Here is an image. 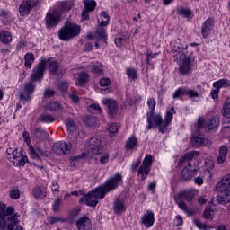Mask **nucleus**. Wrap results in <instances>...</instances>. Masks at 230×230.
<instances>
[{
    "label": "nucleus",
    "mask_w": 230,
    "mask_h": 230,
    "mask_svg": "<svg viewBox=\"0 0 230 230\" xmlns=\"http://www.w3.org/2000/svg\"><path fill=\"white\" fill-rule=\"evenodd\" d=\"M21 157V154H16V155H13L12 156V163H13V166H19V159Z\"/></svg>",
    "instance_id": "obj_58"
},
{
    "label": "nucleus",
    "mask_w": 230,
    "mask_h": 230,
    "mask_svg": "<svg viewBox=\"0 0 230 230\" xmlns=\"http://www.w3.org/2000/svg\"><path fill=\"white\" fill-rule=\"evenodd\" d=\"M217 204H229L230 202V174L226 175L216 185Z\"/></svg>",
    "instance_id": "obj_5"
},
{
    "label": "nucleus",
    "mask_w": 230,
    "mask_h": 230,
    "mask_svg": "<svg viewBox=\"0 0 230 230\" xmlns=\"http://www.w3.org/2000/svg\"><path fill=\"white\" fill-rule=\"evenodd\" d=\"M153 159L152 155H146L143 160L142 166L138 168L137 175L142 176V181H145L146 175L150 173V166H152Z\"/></svg>",
    "instance_id": "obj_12"
},
{
    "label": "nucleus",
    "mask_w": 230,
    "mask_h": 230,
    "mask_svg": "<svg viewBox=\"0 0 230 230\" xmlns=\"http://www.w3.org/2000/svg\"><path fill=\"white\" fill-rule=\"evenodd\" d=\"M100 85L101 87H109V85H111V79L105 77V78H102L100 80Z\"/></svg>",
    "instance_id": "obj_57"
},
{
    "label": "nucleus",
    "mask_w": 230,
    "mask_h": 230,
    "mask_svg": "<svg viewBox=\"0 0 230 230\" xmlns=\"http://www.w3.org/2000/svg\"><path fill=\"white\" fill-rule=\"evenodd\" d=\"M26 163H28V156H26L24 155H20L18 166H24V164H26Z\"/></svg>",
    "instance_id": "obj_56"
},
{
    "label": "nucleus",
    "mask_w": 230,
    "mask_h": 230,
    "mask_svg": "<svg viewBox=\"0 0 230 230\" xmlns=\"http://www.w3.org/2000/svg\"><path fill=\"white\" fill-rule=\"evenodd\" d=\"M35 199H42L46 197V189L42 187H36L34 189Z\"/></svg>",
    "instance_id": "obj_38"
},
{
    "label": "nucleus",
    "mask_w": 230,
    "mask_h": 230,
    "mask_svg": "<svg viewBox=\"0 0 230 230\" xmlns=\"http://www.w3.org/2000/svg\"><path fill=\"white\" fill-rule=\"evenodd\" d=\"M211 145H213V141L211 140V138L203 137L202 139L203 146H211Z\"/></svg>",
    "instance_id": "obj_63"
},
{
    "label": "nucleus",
    "mask_w": 230,
    "mask_h": 230,
    "mask_svg": "<svg viewBox=\"0 0 230 230\" xmlns=\"http://www.w3.org/2000/svg\"><path fill=\"white\" fill-rule=\"evenodd\" d=\"M215 28V18H208L203 23L202 37L208 39L211 35V31Z\"/></svg>",
    "instance_id": "obj_19"
},
{
    "label": "nucleus",
    "mask_w": 230,
    "mask_h": 230,
    "mask_svg": "<svg viewBox=\"0 0 230 230\" xmlns=\"http://www.w3.org/2000/svg\"><path fill=\"white\" fill-rule=\"evenodd\" d=\"M155 222V217H154V212L152 210H147L141 217V224L145 227H152Z\"/></svg>",
    "instance_id": "obj_20"
},
{
    "label": "nucleus",
    "mask_w": 230,
    "mask_h": 230,
    "mask_svg": "<svg viewBox=\"0 0 230 230\" xmlns=\"http://www.w3.org/2000/svg\"><path fill=\"white\" fill-rule=\"evenodd\" d=\"M0 40L3 44H10L12 42V33L8 31H0Z\"/></svg>",
    "instance_id": "obj_32"
},
{
    "label": "nucleus",
    "mask_w": 230,
    "mask_h": 230,
    "mask_svg": "<svg viewBox=\"0 0 230 230\" xmlns=\"http://www.w3.org/2000/svg\"><path fill=\"white\" fill-rule=\"evenodd\" d=\"M126 73L130 80H136L137 78V71L134 68H127Z\"/></svg>",
    "instance_id": "obj_45"
},
{
    "label": "nucleus",
    "mask_w": 230,
    "mask_h": 230,
    "mask_svg": "<svg viewBox=\"0 0 230 230\" xmlns=\"http://www.w3.org/2000/svg\"><path fill=\"white\" fill-rule=\"evenodd\" d=\"M127 211V205H125V199L117 198L113 202V213L115 215H123Z\"/></svg>",
    "instance_id": "obj_17"
},
{
    "label": "nucleus",
    "mask_w": 230,
    "mask_h": 230,
    "mask_svg": "<svg viewBox=\"0 0 230 230\" xmlns=\"http://www.w3.org/2000/svg\"><path fill=\"white\" fill-rule=\"evenodd\" d=\"M31 134L36 139H48V137H49V133L46 132L41 128H35Z\"/></svg>",
    "instance_id": "obj_26"
},
{
    "label": "nucleus",
    "mask_w": 230,
    "mask_h": 230,
    "mask_svg": "<svg viewBox=\"0 0 230 230\" xmlns=\"http://www.w3.org/2000/svg\"><path fill=\"white\" fill-rule=\"evenodd\" d=\"M66 128L69 132H75L76 130V123L73 119H68L66 121Z\"/></svg>",
    "instance_id": "obj_48"
},
{
    "label": "nucleus",
    "mask_w": 230,
    "mask_h": 230,
    "mask_svg": "<svg viewBox=\"0 0 230 230\" xmlns=\"http://www.w3.org/2000/svg\"><path fill=\"white\" fill-rule=\"evenodd\" d=\"M102 102L108 109V114L111 118H114L118 112V103L113 99H103Z\"/></svg>",
    "instance_id": "obj_16"
},
{
    "label": "nucleus",
    "mask_w": 230,
    "mask_h": 230,
    "mask_svg": "<svg viewBox=\"0 0 230 230\" xmlns=\"http://www.w3.org/2000/svg\"><path fill=\"white\" fill-rule=\"evenodd\" d=\"M121 184H123V178L121 174L118 173L108 179L104 184L100 185L95 190L81 198L79 202H84L86 206L95 208L98 204V199H103L107 193L112 191V190H116V188H118V186H121Z\"/></svg>",
    "instance_id": "obj_1"
},
{
    "label": "nucleus",
    "mask_w": 230,
    "mask_h": 230,
    "mask_svg": "<svg viewBox=\"0 0 230 230\" xmlns=\"http://www.w3.org/2000/svg\"><path fill=\"white\" fill-rule=\"evenodd\" d=\"M127 38H125V36H123V34H119L116 38H115V44L116 46H118V48H121V46H123V41L126 40Z\"/></svg>",
    "instance_id": "obj_47"
},
{
    "label": "nucleus",
    "mask_w": 230,
    "mask_h": 230,
    "mask_svg": "<svg viewBox=\"0 0 230 230\" xmlns=\"http://www.w3.org/2000/svg\"><path fill=\"white\" fill-rule=\"evenodd\" d=\"M221 114L226 119H230V97H228L223 105Z\"/></svg>",
    "instance_id": "obj_31"
},
{
    "label": "nucleus",
    "mask_w": 230,
    "mask_h": 230,
    "mask_svg": "<svg viewBox=\"0 0 230 230\" xmlns=\"http://www.w3.org/2000/svg\"><path fill=\"white\" fill-rule=\"evenodd\" d=\"M70 100H72V102H74V103H78V102H80V97H78V95H76V93H70L68 94Z\"/></svg>",
    "instance_id": "obj_60"
},
{
    "label": "nucleus",
    "mask_w": 230,
    "mask_h": 230,
    "mask_svg": "<svg viewBox=\"0 0 230 230\" xmlns=\"http://www.w3.org/2000/svg\"><path fill=\"white\" fill-rule=\"evenodd\" d=\"M58 222H66V219L64 217H49V224H58Z\"/></svg>",
    "instance_id": "obj_53"
},
{
    "label": "nucleus",
    "mask_w": 230,
    "mask_h": 230,
    "mask_svg": "<svg viewBox=\"0 0 230 230\" xmlns=\"http://www.w3.org/2000/svg\"><path fill=\"white\" fill-rule=\"evenodd\" d=\"M95 39L96 40H103L105 43L107 42V32L105 28L97 27L95 31Z\"/></svg>",
    "instance_id": "obj_30"
},
{
    "label": "nucleus",
    "mask_w": 230,
    "mask_h": 230,
    "mask_svg": "<svg viewBox=\"0 0 230 230\" xmlns=\"http://www.w3.org/2000/svg\"><path fill=\"white\" fill-rule=\"evenodd\" d=\"M80 31H82L80 25L67 22L65 26L59 30L58 37L60 40L67 42V40H71V39L78 37L80 35Z\"/></svg>",
    "instance_id": "obj_6"
},
{
    "label": "nucleus",
    "mask_w": 230,
    "mask_h": 230,
    "mask_svg": "<svg viewBox=\"0 0 230 230\" xmlns=\"http://www.w3.org/2000/svg\"><path fill=\"white\" fill-rule=\"evenodd\" d=\"M108 130L110 134H116L119 130V125L118 123H111L108 125Z\"/></svg>",
    "instance_id": "obj_46"
},
{
    "label": "nucleus",
    "mask_w": 230,
    "mask_h": 230,
    "mask_svg": "<svg viewBox=\"0 0 230 230\" xmlns=\"http://www.w3.org/2000/svg\"><path fill=\"white\" fill-rule=\"evenodd\" d=\"M157 55H158L157 53L152 54L150 50H148L146 55V64L147 65L150 64V61L152 60V58H155Z\"/></svg>",
    "instance_id": "obj_54"
},
{
    "label": "nucleus",
    "mask_w": 230,
    "mask_h": 230,
    "mask_svg": "<svg viewBox=\"0 0 230 230\" xmlns=\"http://www.w3.org/2000/svg\"><path fill=\"white\" fill-rule=\"evenodd\" d=\"M173 225L176 226V227H178V226H182V217L181 216H176Z\"/></svg>",
    "instance_id": "obj_64"
},
{
    "label": "nucleus",
    "mask_w": 230,
    "mask_h": 230,
    "mask_svg": "<svg viewBox=\"0 0 230 230\" xmlns=\"http://www.w3.org/2000/svg\"><path fill=\"white\" fill-rule=\"evenodd\" d=\"M62 199L60 198H57L53 203V211L54 213H58V209H60V204Z\"/></svg>",
    "instance_id": "obj_52"
},
{
    "label": "nucleus",
    "mask_w": 230,
    "mask_h": 230,
    "mask_svg": "<svg viewBox=\"0 0 230 230\" xmlns=\"http://www.w3.org/2000/svg\"><path fill=\"white\" fill-rule=\"evenodd\" d=\"M200 153L197 151L186 153L182 157L179 158L178 164H187L181 172V177L183 181H191L195 172L200 170V162L197 161L196 157H199Z\"/></svg>",
    "instance_id": "obj_2"
},
{
    "label": "nucleus",
    "mask_w": 230,
    "mask_h": 230,
    "mask_svg": "<svg viewBox=\"0 0 230 230\" xmlns=\"http://www.w3.org/2000/svg\"><path fill=\"white\" fill-rule=\"evenodd\" d=\"M48 64H49V71H50V73H58V63H57V61H51V59H48Z\"/></svg>",
    "instance_id": "obj_41"
},
{
    "label": "nucleus",
    "mask_w": 230,
    "mask_h": 230,
    "mask_svg": "<svg viewBox=\"0 0 230 230\" xmlns=\"http://www.w3.org/2000/svg\"><path fill=\"white\" fill-rule=\"evenodd\" d=\"M177 13L181 15V17H190L191 15V10L180 7L177 9Z\"/></svg>",
    "instance_id": "obj_43"
},
{
    "label": "nucleus",
    "mask_w": 230,
    "mask_h": 230,
    "mask_svg": "<svg viewBox=\"0 0 230 230\" xmlns=\"http://www.w3.org/2000/svg\"><path fill=\"white\" fill-rule=\"evenodd\" d=\"M229 152V147L227 146L223 145L219 148V155L217 157V163L218 164H224L226 163V159L227 157V153Z\"/></svg>",
    "instance_id": "obj_25"
},
{
    "label": "nucleus",
    "mask_w": 230,
    "mask_h": 230,
    "mask_svg": "<svg viewBox=\"0 0 230 230\" xmlns=\"http://www.w3.org/2000/svg\"><path fill=\"white\" fill-rule=\"evenodd\" d=\"M48 111H62L63 107L58 102H50L46 105Z\"/></svg>",
    "instance_id": "obj_37"
},
{
    "label": "nucleus",
    "mask_w": 230,
    "mask_h": 230,
    "mask_svg": "<svg viewBox=\"0 0 230 230\" xmlns=\"http://www.w3.org/2000/svg\"><path fill=\"white\" fill-rule=\"evenodd\" d=\"M88 67L91 68V71L93 75H95L96 76H102L103 75V71H105L103 69V65H102V63H96L95 65L94 64H92L90 66H88Z\"/></svg>",
    "instance_id": "obj_28"
},
{
    "label": "nucleus",
    "mask_w": 230,
    "mask_h": 230,
    "mask_svg": "<svg viewBox=\"0 0 230 230\" xmlns=\"http://www.w3.org/2000/svg\"><path fill=\"white\" fill-rule=\"evenodd\" d=\"M213 87L216 89H222V87H230V80L228 79H220L213 84Z\"/></svg>",
    "instance_id": "obj_35"
},
{
    "label": "nucleus",
    "mask_w": 230,
    "mask_h": 230,
    "mask_svg": "<svg viewBox=\"0 0 230 230\" xmlns=\"http://www.w3.org/2000/svg\"><path fill=\"white\" fill-rule=\"evenodd\" d=\"M218 93H220V90H218V88H216V90H213L211 92V96L214 102H218Z\"/></svg>",
    "instance_id": "obj_62"
},
{
    "label": "nucleus",
    "mask_w": 230,
    "mask_h": 230,
    "mask_svg": "<svg viewBox=\"0 0 230 230\" xmlns=\"http://www.w3.org/2000/svg\"><path fill=\"white\" fill-rule=\"evenodd\" d=\"M84 4V10H88V12H94V8H96V1L94 0H83Z\"/></svg>",
    "instance_id": "obj_39"
},
{
    "label": "nucleus",
    "mask_w": 230,
    "mask_h": 230,
    "mask_svg": "<svg viewBox=\"0 0 230 230\" xmlns=\"http://www.w3.org/2000/svg\"><path fill=\"white\" fill-rule=\"evenodd\" d=\"M39 121H40V123H53L55 122V117H53L50 114L48 113H43L41 115L39 116Z\"/></svg>",
    "instance_id": "obj_36"
},
{
    "label": "nucleus",
    "mask_w": 230,
    "mask_h": 230,
    "mask_svg": "<svg viewBox=\"0 0 230 230\" xmlns=\"http://www.w3.org/2000/svg\"><path fill=\"white\" fill-rule=\"evenodd\" d=\"M192 133L191 145L196 147L202 146V118H199Z\"/></svg>",
    "instance_id": "obj_11"
},
{
    "label": "nucleus",
    "mask_w": 230,
    "mask_h": 230,
    "mask_svg": "<svg viewBox=\"0 0 230 230\" xmlns=\"http://www.w3.org/2000/svg\"><path fill=\"white\" fill-rule=\"evenodd\" d=\"M100 155L101 164H107L109 163V153H102Z\"/></svg>",
    "instance_id": "obj_50"
},
{
    "label": "nucleus",
    "mask_w": 230,
    "mask_h": 230,
    "mask_svg": "<svg viewBox=\"0 0 230 230\" xmlns=\"http://www.w3.org/2000/svg\"><path fill=\"white\" fill-rule=\"evenodd\" d=\"M173 114H175V109L172 108L169 111L166 112L164 120L163 121V118L160 115L152 116L153 121L155 125L159 127V132L161 134H164L166 132V128H168V125L172 123V119H173Z\"/></svg>",
    "instance_id": "obj_8"
},
{
    "label": "nucleus",
    "mask_w": 230,
    "mask_h": 230,
    "mask_svg": "<svg viewBox=\"0 0 230 230\" xmlns=\"http://www.w3.org/2000/svg\"><path fill=\"white\" fill-rule=\"evenodd\" d=\"M37 6V1L35 0H27L22 3L19 7L20 15L24 17V15H30V12H31L32 8Z\"/></svg>",
    "instance_id": "obj_14"
},
{
    "label": "nucleus",
    "mask_w": 230,
    "mask_h": 230,
    "mask_svg": "<svg viewBox=\"0 0 230 230\" xmlns=\"http://www.w3.org/2000/svg\"><path fill=\"white\" fill-rule=\"evenodd\" d=\"M60 190V186L58 185V183L57 181H53L52 182V191L53 193H56L57 195H58Z\"/></svg>",
    "instance_id": "obj_61"
},
{
    "label": "nucleus",
    "mask_w": 230,
    "mask_h": 230,
    "mask_svg": "<svg viewBox=\"0 0 230 230\" xmlns=\"http://www.w3.org/2000/svg\"><path fill=\"white\" fill-rule=\"evenodd\" d=\"M19 217L13 208L9 207L6 208V206L0 203V228L2 230H23L19 226Z\"/></svg>",
    "instance_id": "obj_3"
},
{
    "label": "nucleus",
    "mask_w": 230,
    "mask_h": 230,
    "mask_svg": "<svg viewBox=\"0 0 230 230\" xmlns=\"http://www.w3.org/2000/svg\"><path fill=\"white\" fill-rule=\"evenodd\" d=\"M47 65L48 61L43 59L33 69L32 74L31 75V82L25 84L23 93H21V100H23L24 102L30 100V95L33 94V92L35 91V84H33V82H40V80L44 78V72L46 71Z\"/></svg>",
    "instance_id": "obj_4"
},
{
    "label": "nucleus",
    "mask_w": 230,
    "mask_h": 230,
    "mask_svg": "<svg viewBox=\"0 0 230 230\" xmlns=\"http://www.w3.org/2000/svg\"><path fill=\"white\" fill-rule=\"evenodd\" d=\"M137 146H138L137 138H136V137H130L126 141L127 150H136L137 148Z\"/></svg>",
    "instance_id": "obj_33"
},
{
    "label": "nucleus",
    "mask_w": 230,
    "mask_h": 230,
    "mask_svg": "<svg viewBox=\"0 0 230 230\" xmlns=\"http://www.w3.org/2000/svg\"><path fill=\"white\" fill-rule=\"evenodd\" d=\"M203 216L207 220H213V217H215V208H213L212 203H208L205 208Z\"/></svg>",
    "instance_id": "obj_29"
},
{
    "label": "nucleus",
    "mask_w": 230,
    "mask_h": 230,
    "mask_svg": "<svg viewBox=\"0 0 230 230\" xmlns=\"http://www.w3.org/2000/svg\"><path fill=\"white\" fill-rule=\"evenodd\" d=\"M29 146V154L31 159H40V155H48V153L42 150L40 147L33 148V146L31 144ZM40 154V155H39Z\"/></svg>",
    "instance_id": "obj_24"
},
{
    "label": "nucleus",
    "mask_w": 230,
    "mask_h": 230,
    "mask_svg": "<svg viewBox=\"0 0 230 230\" xmlns=\"http://www.w3.org/2000/svg\"><path fill=\"white\" fill-rule=\"evenodd\" d=\"M73 6H75V4L71 0L60 1L56 4L54 10L58 12V13H62L64 12H69Z\"/></svg>",
    "instance_id": "obj_18"
},
{
    "label": "nucleus",
    "mask_w": 230,
    "mask_h": 230,
    "mask_svg": "<svg viewBox=\"0 0 230 230\" xmlns=\"http://www.w3.org/2000/svg\"><path fill=\"white\" fill-rule=\"evenodd\" d=\"M77 80L75 81V85L78 87H84L87 82H89V74L86 72H80L77 74Z\"/></svg>",
    "instance_id": "obj_27"
},
{
    "label": "nucleus",
    "mask_w": 230,
    "mask_h": 230,
    "mask_svg": "<svg viewBox=\"0 0 230 230\" xmlns=\"http://www.w3.org/2000/svg\"><path fill=\"white\" fill-rule=\"evenodd\" d=\"M199 191L195 189L186 190L185 191V199H186V200L190 202V200H193V197H197L199 195Z\"/></svg>",
    "instance_id": "obj_40"
},
{
    "label": "nucleus",
    "mask_w": 230,
    "mask_h": 230,
    "mask_svg": "<svg viewBox=\"0 0 230 230\" xmlns=\"http://www.w3.org/2000/svg\"><path fill=\"white\" fill-rule=\"evenodd\" d=\"M84 123L87 127H94L96 125V118L94 116H86Z\"/></svg>",
    "instance_id": "obj_42"
},
{
    "label": "nucleus",
    "mask_w": 230,
    "mask_h": 230,
    "mask_svg": "<svg viewBox=\"0 0 230 230\" xmlns=\"http://www.w3.org/2000/svg\"><path fill=\"white\" fill-rule=\"evenodd\" d=\"M182 96H189L190 98H197L199 96V93H197L195 90H190L184 87H181V88H178L172 94L173 100L182 98Z\"/></svg>",
    "instance_id": "obj_13"
},
{
    "label": "nucleus",
    "mask_w": 230,
    "mask_h": 230,
    "mask_svg": "<svg viewBox=\"0 0 230 230\" xmlns=\"http://www.w3.org/2000/svg\"><path fill=\"white\" fill-rule=\"evenodd\" d=\"M147 105L150 108V112L147 113V128L150 130V128H152V116H154V111H155V99L149 98L147 101Z\"/></svg>",
    "instance_id": "obj_22"
},
{
    "label": "nucleus",
    "mask_w": 230,
    "mask_h": 230,
    "mask_svg": "<svg viewBox=\"0 0 230 230\" xmlns=\"http://www.w3.org/2000/svg\"><path fill=\"white\" fill-rule=\"evenodd\" d=\"M11 199H13L14 200H17L19 197H21V194L19 193V190H13L10 192Z\"/></svg>",
    "instance_id": "obj_59"
},
{
    "label": "nucleus",
    "mask_w": 230,
    "mask_h": 230,
    "mask_svg": "<svg viewBox=\"0 0 230 230\" xmlns=\"http://www.w3.org/2000/svg\"><path fill=\"white\" fill-rule=\"evenodd\" d=\"M23 141L28 146L31 145V139L30 138V133L28 131H23L22 133Z\"/></svg>",
    "instance_id": "obj_55"
},
{
    "label": "nucleus",
    "mask_w": 230,
    "mask_h": 230,
    "mask_svg": "<svg viewBox=\"0 0 230 230\" xmlns=\"http://www.w3.org/2000/svg\"><path fill=\"white\" fill-rule=\"evenodd\" d=\"M24 66L25 67H27L28 69L31 68V66H33V63L35 62V55H33V53H27L24 57Z\"/></svg>",
    "instance_id": "obj_34"
},
{
    "label": "nucleus",
    "mask_w": 230,
    "mask_h": 230,
    "mask_svg": "<svg viewBox=\"0 0 230 230\" xmlns=\"http://www.w3.org/2000/svg\"><path fill=\"white\" fill-rule=\"evenodd\" d=\"M205 127L209 130H215V128H218V127H220V115H216L208 119Z\"/></svg>",
    "instance_id": "obj_23"
},
{
    "label": "nucleus",
    "mask_w": 230,
    "mask_h": 230,
    "mask_svg": "<svg viewBox=\"0 0 230 230\" xmlns=\"http://www.w3.org/2000/svg\"><path fill=\"white\" fill-rule=\"evenodd\" d=\"M58 89H59V91H62V93H66V91L69 89V84H67V82H60L58 84Z\"/></svg>",
    "instance_id": "obj_51"
},
{
    "label": "nucleus",
    "mask_w": 230,
    "mask_h": 230,
    "mask_svg": "<svg viewBox=\"0 0 230 230\" xmlns=\"http://www.w3.org/2000/svg\"><path fill=\"white\" fill-rule=\"evenodd\" d=\"M69 150H71V145L62 141L57 142L53 146V152L58 155H66Z\"/></svg>",
    "instance_id": "obj_15"
},
{
    "label": "nucleus",
    "mask_w": 230,
    "mask_h": 230,
    "mask_svg": "<svg viewBox=\"0 0 230 230\" xmlns=\"http://www.w3.org/2000/svg\"><path fill=\"white\" fill-rule=\"evenodd\" d=\"M89 112L93 114H102V108L100 104H92L89 106Z\"/></svg>",
    "instance_id": "obj_44"
},
{
    "label": "nucleus",
    "mask_w": 230,
    "mask_h": 230,
    "mask_svg": "<svg viewBox=\"0 0 230 230\" xmlns=\"http://www.w3.org/2000/svg\"><path fill=\"white\" fill-rule=\"evenodd\" d=\"M205 166L207 167V170H213L215 164L213 163L212 157H208L205 159Z\"/></svg>",
    "instance_id": "obj_49"
},
{
    "label": "nucleus",
    "mask_w": 230,
    "mask_h": 230,
    "mask_svg": "<svg viewBox=\"0 0 230 230\" xmlns=\"http://www.w3.org/2000/svg\"><path fill=\"white\" fill-rule=\"evenodd\" d=\"M88 157L98 158V155L103 154V144L100 137H93L86 145Z\"/></svg>",
    "instance_id": "obj_7"
},
{
    "label": "nucleus",
    "mask_w": 230,
    "mask_h": 230,
    "mask_svg": "<svg viewBox=\"0 0 230 230\" xmlns=\"http://www.w3.org/2000/svg\"><path fill=\"white\" fill-rule=\"evenodd\" d=\"M179 57V73L182 75H190L195 66V62L191 58L188 57L185 53H178Z\"/></svg>",
    "instance_id": "obj_9"
},
{
    "label": "nucleus",
    "mask_w": 230,
    "mask_h": 230,
    "mask_svg": "<svg viewBox=\"0 0 230 230\" xmlns=\"http://www.w3.org/2000/svg\"><path fill=\"white\" fill-rule=\"evenodd\" d=\"M62 20V15L57 9H53L49 11L46 14L45 18V26L48 30H51V28H55L58 26L60 21Z\"/></svg>",
    "instance_id": "obj_10"
},
{
    "label": "nucleus",
    "mask_w": 230,
    "mask_h": 230,
    "mask_svg": "<svg viewBox=\"0 0 230 230\" xmlns=\"http://www.w3.org/2000/svg\"><path fill=\"white\" fill-rule=\"evenodd\" d=\"M75 226L78 230H92L93 229V224L91 223V219L87 217H80L76 223Z\"/></svg>",
    "instance_id": "obj_21"
}]
</instances>
